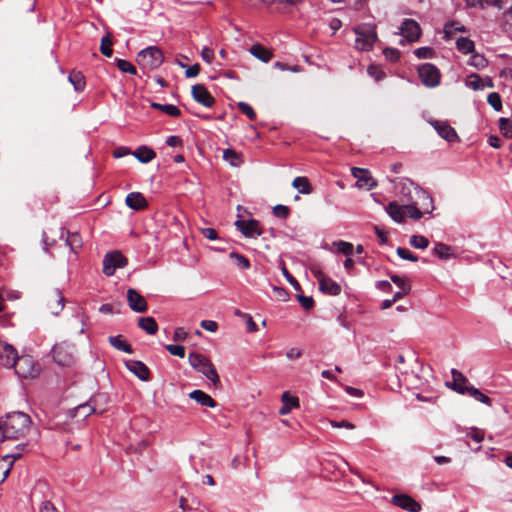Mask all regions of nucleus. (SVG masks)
<instances>
[{
	"label": "nucleus",
	"mask_w": 512,
	"mask_h": 512,
	"mask_svg": "<svg viewBox=\"0 0 512 512\" xmlns=\"http://www.w3.org/2000/svg\"><path fill=\"white\" fill-rule=\"evenodd\" d=\"M357 38L355 40V47L361 51H369L378 39L375 25H369L367 29L360 28L354 29Z\"/></svg>",
	"instance_id": "nucleus-6"
},
{
	"label": "nucleus",
	"mask_w": 512,
	"mask_h": 512,
	"mask_svg": "<svg viewBox=\"0 0 512 512\" xmlns=\"http://www.w3.org/2000/svg\"><path fill=\"white\" fill-rule=\"evenodd\" d=\"M167 351L174 356L183 358L185 356V347L182 345L169 344L166 346Z\"/></svg>",
	"instance_id": "nucleus-56"
},
{
	"label": "nucleus",
	"mask_w": 512,
	"mask_h": 512,
	"mask_svg": "<svg viewBox=\"0 0 512 512\" xmlns=\"http://www.w3.org/2000/svg\"><path fill=\"white\" fill-rule=\"evenodd\" d=\"M201 58L208 64H211L214 59V51L209 47H204L201 51Z\"/></svg>",
	"instance_id": "nucleus-61"
},
{
	"label": "nucleus",
	"mask_w": 512,
	"mask_h": 512,
	"mask_svg": "<svg viewBox=\"0 0 512 512\" xmlns=\"http://www.w3.org/2000/svg\"><path fill=\"white\" fill-rule=\"evenodd\" d=\"M273 214L277 218L286 219L290 215V209L288 206L278 204L274 206Z\"/></svg>",
	"instance_id": "nucleus-52"
},
{
	"label": "nucleus",
	"mask_w": 512,
	"mask_h": 512,
	"mask_svg": "<svg viewBox=\"0 0 512 512\" xmlns=\"http://www.w3.org/2000/svg\"><path fill=\"white\" fill-rule=\"evenodd\" d=\"M499 130L505 138L512 139V121L510 119L504 117L500 118Z\"/></svg>",
	"instance_id": "nucleus-39"
},
{
	"label": "nucleus",
	"mask_w": 512,
	"mask_h": 512,
	"mask_svg": "<svg viewBox=\"0 0 512 512\" xmlns=\"http://www.w3.org/2000/svg\"><path fill=\"white\" fill-rule=\"evenodd\" d=\"M127 260L119 251L108 252L103 259V273L106 276H112L117 268L126 265Z\"/></svg>",
	"instance_id": "nucleus-8"
},
{
	"label": "nucleus",
	"mask_w": 512,
	"mask_h": 512,
	"mask_svg": "<svg viewBox=\"0 0 512 512\" xmlns=\"http://www.w3.org/2000/svg\"><path fill=\"white\" fill-rule=\"evenodd\" d=\"M386 212L396 222H402L405 218L404 205L400 206L396 202H390L386 206Z\"/></svg>",
	"instance_id": "nucleus-29"
},
{
	"label": "nucleus",
	"mask_w": 512,
	"mask_h": 512,
	"mask_svg": "<svg viewBox=\"0 0 512 512\" xmlns=\"http://www.w3.org/2000/svg\"><path fill=\"white\" fill-rule=\"evenodd\" d=\"M189 397L196 401L201 406L214 408L217 406L216 401L207 393H205L202 390H194L191 393H189Z\"/></svg>",
	"instance_id": "nucleus-24"
},
{
	"label": "nucleus",
	"mask_w": 512,
	"mask_h": 512,
	"mask_svg": "<svg viewBox=\"0 0 512 512\" xmlns=\"http://www.w3.org/2000/svg\"><path fill=\"white\" fill-rule=\"evenodd\" d=\"M397 255L403 259V260H408V261H412V262H416L418 261V256H416L415 254H413L409 249L407 248H403V247H398L397 250Z\"/></svg>",
	"instance_id": "nucleus-51"
},
{
	"label": "nucleus",
	"mask_w": 512,
	"mask_h": 512,
	"mask_svg": "<svg viewBox=\"0 0 512 512\" xmlns=\"http://www.w3.org/2000/svg\"><path fill=\"white\" fill-rule=\"evenodd\" d=\"M282 407L279 410L281 415H287L291 412L292 409L298 408L300 403L299 399L296 396H291L288 392H284L281 397Z\"/></svg>",
	"instance_id": "nucleus-26"
},
{
	"label": "nucleus",
	"mask_w": 512,
	"mask_h": 512,
	"mask_svg": "<svg viewBox=\"0 0 512 512\" xmlns=\"http://www.w3.org/2000/svg\"><path fill=\"white\" fill-rule=\"evenodd\" d=\"M17 350L8 343H0V365L12 368L18 359Z\"/></svg>",
	"instance_id": "nucleus-14"
},
{
	"label": "nucleus",
	"mask_w": 512,
	"mask_h": 512,
	"mask_svg": "<svg viewBox=\"0 0 512 512\" xmlns=\"http://www.w3.org/2000/svg\"><path fill=\"white\" fill-rule=\"evenodd\" d=\"M399 30L400 34L409 42L417 41L421 36L420 25L413 19H405Z\"/></svg>",
	"instance_id": "nucleus-9"
},
{
	"label": "nucleus",
	"mask_w": 512,
	"mask_h": 512,
	"mask_svg": "<svg viewBox=\"0 0 512 512\" xmlns=\"http://www.w3.org/2000/svg\"><path fill=\"white\" fill-rule=\"evenodd\" d=\"M69 81L73 85L75 91H82L85 87V80L80 72H73L69 75Z\"/></svg>",
	"instance_id": "nucleus-38"
},
{
	"label": "nucleus",
	"mask_w": 512,
	"mask_h": 512,
	"mask_svg": "<svg viewBox=\"0 0 512 512\" xmlns=\"http://www.w3.org/2000/svg\"><path fill=\"white\" fill-rule=\"evenodd\" d=\"M239 110L245 114L250 120L256 119V113L254 109L246 102H239L238 103Z\"/></svg>",
	"instance_id": "nucleus-53"
},
{
	"label": "nucleus",
	"mask_w": 512,
	"mask_h": 512,
	"mask_svg": "<svg viewBox=\"0 0 512 512\" xmlns=\"http://www.w3.org/2000/svg\"><path fill=\"white\" fill-rule=\"evenodd\" d=\"M333 245L337 248V250L340 253L346 256H350L353 253L354 246L350 242L339 240L334 242Z\"/></svg>",
	"instance_id": "nucleus-47"
},
{
	"label": "nucleus",
	"mask_w": 512,
	"mask_h": 512,
	"mask_svg": "<svg viewBox=\"0 0 512 512\" xmlns=\"http://www.w3.org/2000/svg\"><path fill=\"white\" fill-rule=\"evenodd\" d=\"M467 436L473 439L476 443H480L484 439V432L474 428L467 434Z\"/></svg>",
	"instance_id": "nucleus-63"
},
{
	"label": "nucleus",
	"mask_w": 512,
	"mask_h": 512,
	"mask_svg": "<svg viewBox=\"0 0 512 512\" xmlns=\"http://www.w3.org/2000/svg\"><path fill=\"white\" fill-rule=\"evenodd\" d=\"M230 258L233 259L235 261V264L242 269H248L250 267V261L244 255H241L236 252H231Z\"/></svg>",
	"instance_id": "nucleus-49"
},
{
	"label": "nucleus",
	"mask_w": 512,
	"mask_h": 512,
	"mask_svg": "<svg viewBox=\"0 0 512 512\" xmlns=\"http://www.w3.org/2000/svg\"><path fill=\"white\" fill-rule=\"evenodd\" d=\"M282 274L285 276V278L287 279V281L293 286V288L296 290V291H300L301 290V286L299 284V282L289 273L288 269L285 267V265L282 266Z\"/></svg>",
	"instance_id": "nucleus-57"
},
{
	"label": "nucleus",
	"mask_w": 512,
	"mask_h": 512,
	"mask_svg": "<svg viewBox=\"0 0 512 512\" xmlns=\"http://www.w3.org/2000/svg\"><path fill=\"white\" fill-rule=\"evenodd\" d=\"M419 59H429L434 56V50L430 47H420L414 51Z\"/></svg>",
	"instance_id": "nucleus-54"
},
{
	"label": "nucleus",
	"mask_w": 512,
	"mask_h": 512,
	"mask_svg": "<svg viewBox=\"0 0 512 512\" xmlns=\"http://www.w3.org/2000/svg\"><path fill=\"white\" fill-rule=\"evenodd\" d=\"M149 202L140 192H130V209L143 211L147 209Z\"/></svg>",
	"instance_id": "nucleus-27"
},
{
	"label": "nucleus",
	"mask_w": 512,
	"mask_h": 512,
	"mask_svg": "<svg viewBox=\"0 0 512 512\" xmlns=\"http://www.w3.org/2000/svg\"><path fill=\"white\" fill-rule=\"evenodd\" d=\"M469 64L476 67L477 69L485 68L488 64V61L483 55L478 54L474 51L470 58Z\"/></svg>",
	"instance_id": "nucleus-46"
},
{
	"label": "nucleus",
	"mask_w": 512,
	"mask_h": 512,
	"mask_svg": "<svg viewBox=\"0 0 512 512\" xmlns=\"http://www.w3.org/2000/svg\"><path fill=\"white\" fill-rule=\"evenodd\" d=\"M111 46H112V39H111V35L109 33H107L105 36L102 37L101 39V44H100V52L106 56V57H111L112 56V49H111Z\"/></svg>",
	"instance_id": "nucleus-43"
},
{
	"label": "nucleus",
	"mask_w": 512,
	"mask_h": 512,
	"mask_svg": "<svg viewBox=\"0 0 512 512\" xmlns=\"http://www.w3.org/2000/svg\"><path fill=\"white\" fill-rule=\"evenodd\" d=\"M409 243L416 249H426L429 246V240L422 235H413L410 237Z\"/></svg>",
	"instance_id": "nucleus-44"
},
{
	"label": "nucleus",
	"mask_w": 512,
	"mask_h": 512,
	"mask_svg": "<svg viewBox=\"0 0 512 512\" xmlns=\"http://www.w3.org/2000/svg\"><path fill=\"white\" fill-rule=\"evenodd\" d=\"M164 60L163 52L156 46H150L141 50L137 57L136 62L145 69H156Z\"/></svg>",
	"instance_id": "nucleus-3"
},
{
	"label": "nucleus",
	"mask_w": 512,
	"mask_h": 512,
	"mask_svg": "<svg viewBox=\"0 0 512 512\" xmlns=\"http://www.w3.org/2000/svg\"><path fill=\"white\" fill-rule=\"evenodd\" d=\"M274 67L281 71H290V72H294V73H299V72H302V70H303L302 67L299 65L290 66L286 63L279 62V61L274 63Z\"/></svg>",
	"instance_id": "nucleus-55"
},
{
	"label": "nucleus",
	"mask_w": 512,
	"mask_h": 512,
	"mask_svg": "<svg viewBox=\"0 0 512 512\" xmlns=\"http://www.w3.org/2000/svg\"><path fill=\"white\" fill-rule=\"evenodd\" d=\"M383 53L385 57L392 62H395L400 58V52L394 48H385Z\"/></svg>",
	"instance_id": "nucleus-60"
},
{
	"label": "nucleus",
	"mask_w": 512,
	"mask_h": 512,
	"mask_svg": "<svg viewBox=\"0 0 512 512\" xmlns=\"http://www.w3.org/2000/svg\"><path fill=\"white\" fill-rule=\"evenodd\" d=\"M250 53L256 57L257 59L261 60L264 63H268L273 54L271 51L266 49L264 46L260 44H255L250 48Z\"/></svg>",
	"instance_id": "nucleus-31"
},
{
	"label": "nucleus",
	"mask_w": 512,
	"mask_h": 512,
	"mask_svg": "<svg viewBox=\"0 0 512 512\" xmlns=\"http://www.w3.org/2000/svg\"><path fill=\"white\" fill-rule=\"evenodd\" d=\"M130 155L134 156L141 163H149L156 158L155 151L146 146L142 145L137 147L134 151H130Z\"/></svg>",
	"instance_id": "nucleus-23"
},
{
	"label": "nucleus",
	"mask_w": 512,
	"mask_h": 512,
	"mask_svg": "<svg viewBox=\"0 0 512 512\" xmlns=\"http://www.w3.org/2000/svg\"><path fill=\"white\" fill-rule=\"evenodd\" d=\"M466 86L473 90H481L484 88V83L478 74L472 73L467 77Z\"/></svg>",
	"instance_id": "nucleus-40"
},
{
	"label": "nucleus",
	"mask_w": 512,
	"mask_h": 512,
	"mask_svg": "<svg viewBox=\"0 0 512 512\" xmlns=\"http://www.w3.org/2000/svg\"><path fill=\"white\" fill-rule=\"evenodd\" d=\"M65 304V298L60 289H53L47 295V307L51 314L57 316L63 310Z\"/></svg>",
	"instance_id": "nucleus-13"
},
{
	"label": "nucleus",
	"mask_w": 512,
	"mask_h": 512,
	"mask_svg": "<svg viewBox=\"0 0 512 512\" xmlns=\"http://www.w3.org/2000/svg\"><path fill=\"white\" fill-rule=\"evenodd\" d=\"M391 503L409 512H419L421 510L420 504L405 494L394 495L391 498Z\"/></svg>",
	"instance_id": "nucleus-16"
},
{
	"label": "nucleus",
	"mask_w": 512,
	"mask_h": 512,
	"mask_svg": "<svg viewBox=\"0 0 512 512\" xmlns=\"http://www.w3.org/2000/svg\"><path fill=\"white\" fill-rule=\"evenodd\" d=\"M192 97L193 99L202 104L203 106L210 108L214 105L215 99L207 90V88L203 84H196L192 87Z\"/></svg>",
	"instance_id": "nucleus-15"
},
{
	"label": "nucleus",
	"mask_w": 512,
	"mask_h": 512,
	"mask_svg": "<svg viewBox=\"0 0 512 512\" xmlns=\"http://www.w3.org/2000/svg\"><path fill=\"white\" fill-rule=\"evenodd\" d=\"M65 236L66 244L70 247L71 251L77 252L78 249L82 247V238L79 233L74 232L71 233L69 231L62 230L61 238Z\"/></svg>",
	"instance_id": "nucleus-28"
},
{
	"label": "nucleus",
	"mask_w": 512,
	"mask_h": 512,
	"mask_svg": "<svg viewBox=\"0 0 512 512\" xmlns=\"http://www.w3.org/2000/svg\"><path fill=\"white\" fill-rule=\"evenodd\" d=\"M188 360L190 365L211 381L216 388L221 386L220 377L209 358L203 354L193 352L189 354Z\"/></svg>",
	"instance_id": "nucleus-2"
},
{
	"label": "nucleus",
	"mask_w": 512,
	"mask_h": 512,
	"mask_svg": "<svg viewBox=\"0 0 512 512\" xmlns=\"http://www.w3.org/2000/svg\"><path fill=\"white\" fill-rule=\"evenodd\" d=\"M451 374L453 381L451 384L448 383L447 385L459 394H466L468 388L471 386L469 385L468 379L456 369H452Z\"/></svg>",
	"instance_id": "nucleus-19"
},
{
	"label": "nucleus",
	"mask_w": 512,
	"mask_h": 512,
	"mask_svg": "<svg viewBox=\"0 0 512 512\" xmlns=\"http://www.w3.org/2000/svg\"><path fill=\"white\" fill-rule=\"evenodd\" d=\"M235 226L245 237L248 238L260 236L262 234L259 221L255 219L237 220L235 222Z\"/></svg>",
	"instance_id": "nucleus-11"
},
{
	"label": "nucleus",
	"mask_w": 512,
	"mask_h": 512,
	"mask_svg": "<svg viewBox=\"0 0 512 512\" xmlns=\"http://www.w3.org/2000/svg\"><path fill=\"white\" fill-rule=\"evenodd\" d=\"M487 102L494 108V110L498 112L502 110V100L497 92L490 93L487 97Z\"/></svg>",
	"instance_id": "nucleus-50"
},
{
	"label": "nucleus",
	"mask_w": 512,
	"mask_h": 512,
	"mask_svg": "<svg viewBox=\"0 0 512 512\" xmlns=\"http://www.w3.org/2000/svg\"><path fill=\"white\" fill-rule=\"evenodd\" d=\"M351 174L353 175V177L357 179L356 185L359 188H365L367 190H370L376 186V182L371 176L370 171L367 169L353 167L351 169Z\"/></svg>",
	"instance_id": "nucleus-12"
},
{
	"label": "nucleus",
	"mask_w": 512,
	"mask_h": 512,
	"mask_svg": "<svg viewBox=\"0 0 512 512\" xmlns=\"http://www.w3.org/2000/svg\"><path fill=\"white\" fill-rule=\"evenodd\" d=\"M390 279L395 283L401 290L410 291L411 286L405 282V280L398 275H391Z\"/></svg>",
	"instance_id": "nucleus-59"
},
{
	"label": "nucleus",
	"mask_w": 512,
	"mask_h": 512,
	"mask_svg": "<svg viewBox=\"0 0 512 512\" xmlns=\"http://www.w3.org/2000/svg\"><path fill=\"white\" fill-rule=\"evenodd\" d=\"M75 346L68 342H61L52 347L54 361L61 366H69L74 361Z\"/></svg>",
	"instance_id": "nucleus-4"
},
{
	"label": "nucleus",
	"mask_w": 512,
	"mask_h": 512,
	"mask_svg": "<svg viewBox=\"0 0 512 512\" xmlns=\"http://www.w3.org/2000/svg\"><path fill=\"white\" fill-rule=\"evenodd\" d=\"M292 186L299 190L301 194H310L312 192V186L307 177H296Z\"/></svg>",
	"instance_id": "nucleus-35"
},
{
	"label": "nucleus",
	"mask_w": 512,
	"mask_h": 512,
	"mask_svg": "<svg viewBox=\"0 0 512 512\" xmlns=\"http://www.w3.org/2000/svg\"><path fill=\"white\" fill-rule=\"evenodd\" d=\"M443 31L444 38L448 40L451 39L456 32H466V28L457 21H451L445 24Z\"/></svg>",
	"instance_id": "nucleus-32"
},
{
	"label": "nucleus",
	"mask_w": 512,
	"mask_h": 512,
	"mask_svg": "<svg viewBox=\"0 0 512 512\" xmlns=\"http://www.w3.org/2000/svg\"><path fill=\"white\" fill-rule=\"evenodd\" d=\"M223 158L228 161L232 166H239L242 160L238 153L232 149H226L223 153Z\"/></svg>",
	"instance_id": "nucleus-45"
},
{
	"label": "nucleus",
	"mask_w": 512,
	"mask_h": 512,
	"mask_svg": "<svg viewBox=\"0 0 512 512\" xmlns=\"http://www.w3.org/2000/svg\"><path fill=\"white\" fill-rule=\"evenodd\" d=\"M315 276L318 279L319 288L323 293L332 296H337L341 293V286L333 279L325 276L323 272L317 271Z\"/></svg>",
	"instance_id": "nucleus-10"
},
{
	"label": "nucleus",
	"mask_w": 512,
	"mask_h": 512,
	"mask_svg": "<svg viewBox=\"0 0 512 512\" xmlns=\"http://www.w3.org/2000/svg\"><path fill=\"white\" fill-rule=\"evenodd\" d=\"M419 207L424 214H430L434 210L433 198L421 188L411 202Z\"/></svg>",
	"instance_id": "nucleus-17"
},
{
	"label": "nucleus",
	"mask_w": 512,
	"mask_h": 512,
	"mask_svg": "<svg viewBox=\"0 0 512 512\" xmlns=\"http://www.w3.org/2000/svg\"><path fill=\"white\" fill-rule=\"evenodd\" d=\"M21 457V453H8L0 458V484L7 478L14 462Z\"/></svg>",
	"instance_id": "nucleus-20"
},
{
	"label": "nucleus",
	"mask_w": 512,
	"mask_h": 512,
	"mask_svg": "<svg viewBox=\"0 0 512 512\" xmlns=\"http://www.w3.org/2000/svg\"><path fill=\"white\" fill-rule=\"evenodd\" d=\"M32 420L24 412L14 411L0 418V436L2 440L19 439L30 430Z\"/></svg>",
	"instance_id": "nucleus-1"
},
{
	"label": "nucleus",
	"mask_w": 512,
	"mask_h": 512,
	"mask_svg": "<svg viewBox=\"0 0 512 512\" xmlns=\"http://www.w3.org/2000/svg\"><path fill=\"white\" fill-rule=\"evenodd\" d=\"M39 512H58V510L52 502L44 500L39 506Z\"/></svg>",
	"instance_id": "nucleus-62"
},
{
	"label": "nucleus",
	"mask_w": 512,
	"mask_h": 512,
	"mask_svg": "<svg viewBox=\"0 0 512 512\" xmlns=\"http://www.w3.org/2000/svg\"><path fill=\"white\" fill-rule=\"evenodd\" d=\"M20 378H35L39 374V366L31 356H18L15 365L12 367Z\"/></svg>",
	"instance_id": "nucleus-5"
},
{
	"label": "nucleus",
	"mask_w": 512,
	"mask_h": 512,
	"mask_svg": "<svg viewBox=\"0 0 512 512\" xmlns=\"http://www.w3.org/2000/svg\"><path fill=\"white\" fill-rule=\"evenodd\" d=\"M433 253L442 260H447L452 256V248L444 243H436Z\"/></svg>",
	"instance_id": "nucleus-36"
},
{
	"label": "nucleus",
	"mask_w": 512,
	"mask_h": 512,
	"mask_svg": "<svg viewBox=\"0 0 512 512\" xmlns=\"http://www.w3.org/2000/svg\"><path fill=\"white\" fill-rule=\"evenodd\" d=\"M434 128L439 136L448 142H456L459 139L455 129L445 122L435 121Z\"/></svg>",
	"instance_id": "nucleus-21"
},
{
	"label": "nucleus",
	"mask_w": 512,
	"mask_h": 512,
	"mask_svg": "<svg viewBox=\"0 0 512 512\" xmlns=\"http://www.w3.org/2000/svg\"><path fill=\"white\" fill-rule=\"evenodd\" d=\"M130 309L137 313H145L148 310L146 299L134 289H130Z\"/></svg>",
	"instance_id": "nucleus-22"
},
{
	"label": "nucleus",
	"mask_w": 512,
	"mask_h": 512,
	"mask_svg": "<svg viewBox=\"0 0 512 512\" xmlns=\"http://www.w3.org/2000/svg\"><path fill=\"white\" fill-rule=\"evenodd\" d=\"M297 300L305 310H310L314 307V300L312 297L297 295Z\"/></svg>",
	"instance_id": "nucleus-58"
},
{
	"label": "nucleus",
	"mask_w": 512,
	"mask_h": 512,
	"mask_svg": "<svg viewBox=\"0 0 512 512\" xmlns=\"http://www.w3.org/2000/svg\"><path fill=\"white\" fill-rule=\"evenodd\" d=\"M466 394L470 395L475 400H477L481 403L491 406V399L487 395L483 394L479 389L475 388L474 386H470V388H468V391Z\"/></svg>",
	"instance_id": "nucleus-37"
},
{
	"label": "nucleus",
	"mask_w": 512,
	"mask_h": 512,
	"mask_svg": "<svg viewBox=\"0 0 512 512\" xmlns=\"http://www.w3.org/2000/svg\"><path fill=\"white\" fill-rule=\"evenodd\" d=\"M418 76L422 84L428 88H434L440 84L441 73L432 63L420 65L418 68Z\"/></svg>",
	"instance_id": "nucleus-7"
},
{
	"label": "nucleus",
	"mask_w": 512,
	"mask_h": 512,
	"mask_svg": "<svg viewBox=\"0 0 512 512\" xmlns=\"http://www.w3.org/2000/svg\"><path fill=\"white\" fill-rule=\"evenodd\" d=\"M421 190V187L410 179H403L400 182L399 194L402 200L411 203L413 198L417 195V192Z\"/></svg>",
	"instance_id": "nucleus-18"
},
{
	"label": "nucleus",
	"mask_w": 512,
	"mask_h": 512,
	"mask_svg": "<svg viewBox=\"0 0 512 512\" xmlns=\"http://www.w3.org/2000/svg\"><path fill=\"white\" fill-rule=\"evenodd\" d=\"M151 107L160 110L171 117H179L181 115L180 109L172 104H160L152 102Z\"/></svg>",
	"instance_id": "nucleus-33"
},
{
	"label": "nucleus",
	"mask_w": 512,
	"mask_h": 512,
	"mask_svg": "<svg viewBox=\"0 0 512 512\" xmlns=\"http://www.w3.org/2000/svg\"><path fill=\"white\" fill-rule=\"evenodd\" d=\"M109 342L117 350L128 353V342L121 335L110 336Z\"/></svg>",
	"instance_id": "nucleus-42"
},
{
	"label": "nucleus",
	"mask_w": 512,
	"mask_h": 512,
	"mask_svg": "<svg viewBox=\"0 0 512 512\" xmlns=\"http://www.w3.org/2000/svg\"><path fill=\"white\" fill-rule=\"evenodd\" d=\"M367 73L377 82L383 80L386 76L385 72L377 65H370L367 68Z\"/></svg>",
	"instance_id": "nucleus-48"
},
{
	"label": "nucleus",
	"mask_w": 512,
	"mask_h": 512,
	"mask_svg": "<svg viewBox=\"0 0 512 512\" xmlns=\"http://www.w3.org/2000/svg\"><path fill=\"white\" fill-rule=\"evenodd\" d=\"M456 47L458 51L463 54L474 53L475 44L474 42L466 37H460L456 40Z\"/></svg>",
	"instance_id": "nucleus-34"
},
{
	"label": "nucleus",
	"mask_w": 512,
	"mask_h": 512,
	"mask_svg": "<svg viewBox=\"0 0 512 512\" xmlns=\"http://www.w3.org/2000/svg\"><path fill=\"white\" fill-rule=\"evenodd\" d=\"M138 326L149 335H155L158 331V324L153 317H139Z\"/></svg>",
	"instance_id": "nucleus-30"
},
{
	"label": "nucleus",
	"mask_w": 512,
	"mask_h": 512,
	"mask_svg": "<svg viewBox=\"0 0 512 512\" xmlns=\"http://www.w3.org/2000/svg\"><path fill=\"white\" fill-rule=\"evenodd\" d=\"M130 372L138 377L141 381L150 380V370L141 361H130Z\"/></svg>",
	"instance_id": "nucleus-25"
},
{
	"label": "nucleus",
	"mask_w": 512,
	"mask_h": 512,
	"mask_svg": "<svg viewBox=\"0 0 512 512\" xmlns=\"http://www.w3.org/2000/svg\"><path fill=\"white\" fill-rule=\"evenodd\" d=\"M405 217H409L414 220H419L424 214L418 206L413 203H407L404 205Z\"/></svg>",
	"instance_id": "nucleus-41"
},
{
	"label": "nucleus",
	"mask_w": 512,
	"mask_h": 512,
	"mask_svg": "<svg viewBox=\"0 0 512 512\" xmlns=\"http://www.w3.org/2000/svg\"><path fill=\"white\" fill-rule=\"evenodd\" d=\"M273 290L278 300L285 302L289 299V294L284 288L274 286Z\"/></svg>",
	"instance_id": "nucleus-64"
}]
</instances>
